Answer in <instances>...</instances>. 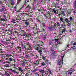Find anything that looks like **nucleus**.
Listing matches in <instances>:
<instances>
[{"instance_id": "nucleus-1", "label": "nucleus", "mask_w": 76, "mask_h": 76, "mask_svg": "<svg viewBox=\"0 0 76 76\" xmlns=\"http://www.w3.org/2000/svg\"><path fill=\"white\" fill-rule=\"evenodd\" d=\"M4 18H5L6 20L3 18H2L1 19V20H3V21H4L5 22L7 21V20H9L8 19V18H9V15H7V16L4 15Z\"/></svg>"}, {"instance_id": "nucleus-2", "label": "nucleus", "mask_w": 76, "mask_h": 76, "mask_svg": "<svg viewBox=\"0 0 76 76\" xmlns=\"http://www.w3.org/2000/svg\"><path fill=\"white\" fill-rule=\"evenodd\" d=\"M26 9L27 10L26 11V12L27 13H29L30 11V10H31V7H30L28 5V6L26 5Z\"/></svg>"}, {"instance_id": "nucleus-3", "label": "nucleus", "mask_w": 76, "mask_h": 76, "mask_svg": "<svg viewBox=\"0 0 76 76\" xmlns=\"http://www.w3.org/2000/svg\"><path fill=\"white\" fill-rule=\"evenodd\" d=\"M72 72H73L72 70V68L69 71L67 72H62V73H64V74H67V72L68 74H70V75L72 73Z\"/></svg>"}, {"instance_id": "nucleus-4", "label": "nucleus", "mask_w": 76, "mask_h": 76, "mask_svg": "<svg viewBox=\"0 0 76 76\" xmlns=\"http://www.w3.org/2000/svg\"><path fill=\"white\" fill-rule=\"evenodd\" d=\"M15 50L20 52L22 50L21 47L18 46L15 48Z\"/></svg>"}, {"instance_id": "nucleus-5", "label": "nucleus", "mask_w": 76, "mask_h": 76, "mask_svg": "<svg viewBox=\"0 0 76 76\" xmlns=\"http://www.w3.org/2000/svg\"><path fill=\"white\" fill-rule=\"evenodd\" d=\"M7 32V34L8 35H10L11 34H12V30H6V31Z\"/></svg>"}, {"instance_id": "nucleus-6", "label": "nucleus", "mask_w": 76, "mask_h": 76, "mask_svg": "<svg viewBox=\"0 0 76 76\" xmlns=\"http://www.w3.org/2000/svg\"><path fill=\"white\" fill-rule=\"evenodd\" d=\"M21 34H20L21 36H25V35H26V32L22 31L21 32Z\"/></svg>"}, {"instance_id": "nucleus-7", "label": "nucleus", "mask_w": 76, "mask_h": 76, "mask_svg": "<svg viewBox=\"0 0 76 76\" xmlns=\"http://www.w3.org/2000/svg\"><path fill=\"white\" fill-rule=\"evenodd\" d=\"M47 34H44L42 35V37L44 39H46V38H47Z\"/></svg>"}, {"instance_id": "nucleus-8", "label": "nucleus", "mask_w": 76, "mask_h": 76, "mask_svg": "<svg viewBox=\"0 0 76 76\" xmlns=\"http://www.w3.org/2000/svg\"><path fill=\"white\" fill-rule=\"evenodd\" d=\"M39 71L40 73H44V70L42 69H40L39 70Z\"/></svg>"}, {"instance_id": "nucleus-9", "label": "nucleus", "mask_w": 76, "mask_h": 76, "mask_svg": "<svg viewBox=\"0 0 76 76\" xmlns=\"http://www.w3.org/2000/svg\"><path fill=\"white\" fill-rule=\"evenodd\" d=\"M26 37L28 38V39H29L31 38V34H29L28 35H26Z\"/></svg>"}, {"instance_id": "nucleus-10", "label": "nucleus", "mask_w": 76, "mask_h": 76, "mask_svg": "<svg viewBox=\"0 0 76 76\" xmlns=\"http://www.w3.org/2000/svg\"><path fill=\"white\" fill-rule=\"evenodd\" d=\"M38 44H39V45H41V46L43 45V42L42 41H39L38 43Z\"/></svg>"}, {"instance_id": "nucleus-11", "label": "nucleus", "mask_w": 76, "mask_h": 76, "mask_svg": "<svg viewBox=\"0 0 76 76\" xmlns=\"http://www.w3.org/2000/svg\"><path fill=\"white\" fill-rule=\"evenodd\" d=\"M1 42L4 44H5V45H8V43L4 41H1Z\"/></svg>"}, {"instance_id": "nucleus-12", "label": "nucleus", "mask_w": 76, "mask_h": 76, "mask_svg": "<svg viewBox=\"0 0 76 76\" xmlns=\"http://www.w3.org/2000/svg\"><path fill=\"white\" fill-rule=\"evenodd\" d=\"M48 28L50 31H52V30H53L54 29V28L53 27H48Z\"/></svg>"}, {"instance_id": "nucleus-13", "label": "nucleus", "mask_w": 76, "mask_h": 76, "mask_svg": "<svg viewBox=\"0 0 76 76\" xmlns=\"http://www.w3.org/2000/svg\"><path fill=\"white\" fill-rule=\"evenodd\" d=\"M11 4L12 6H14V4H15V2H14V1H13V0H11Z\"/></svg>"}, {"instance_id": "nucleus-14", "label": "nucleus", "mask_w": 76, "mask_h": 76, "mask_svg": "<svg viewBox=\"0 0 76 76\" xmlns=\"http://www.w3.org/2000/svg\"><path fill=\"white\" fill-rule=\"evenodd\" d=\"M61 64V60H58V64L59 65H60Z\"/></svg>"}, {"instance_id": "nucleus-15", "label": "nucleus", "mask_w": 76, "mask_h": 76, "mask_svg": "<svg viewBox=\"0 0 76 76\" xmlns=\"http://www.w3.org/2000/svg\"><path fill=\"white\" fill-rule=\"evenodd\" d=\"M25 62L24 61H22L21 62V66H25Z\"/></svg>"}, {"instance_id": "nucleus-16", "label": "nucleus", "mask_w": 76, "mask_h": 76, "mask_svg": "<svg viewBox=\"0 0 76 76\" xmlns=\"http://www.w3.org/2000/svg\"><path fill=\"white\" fill-rule=\"evenodd\" d=\"M18 70L19 71H20L21 72H23V70H22V68L21 67H19L18 68Z\"/></svg>"}, {"instance_id": "nucleus-17", "label": "nucleus", "mask_w": 76, "mask_h": 76, "mask_svg": "<svg viewBox=\"0 0 76 76\" xmlns=\"http://www.w3.org/2000/svg\"><path fill=\"white\" fill-rule=\"evenodd\" d=\"M6 57H7L8 58H9V57H10H10H11V56H12V55H10V54H7L6 55Z\"/></svg>"}, {"instance_id": "nucleus-18", "label": "nucleus", "mask_w": 76, "mask_h": 76, "mask_svg": "<svg viewBox=\"0 0 76 76\" xmlns=\"http://www.w3.org/2000/svg\"><path fill=\"white\" fill-rule=\"evenodd\" d=\"M5 67H10V66H9V64H6L4 66Z\"/></svg>"}, {"instance_id": "nucleus-19", "label": "nucleus", "mask_w": 76, "mask_h": 76, "mask_svg": "<svg viewBox=\"0 0 76 76\" xmlns=\"http://www.w3.org/2000/svg\"><path fill=\"white\" fill-rule=\"evenodd\" d=\"M5 75L6 76H9V74L7 72H6Z\"/></svg>"}, {"instance_id": "nucleus-20", "label": "nucleus", "mask_w": 76, "mask_h": 76, "mask_svg": "<svg viewBox=\"0 0 76 76\" xmlns=\"http://www.w3.org/2000/svg\"><path fill=\"white\" fill-rule=\"evenodd\" d=\"M7 72H9V71H11L12 72H14V71H15V70H12V69H7Z\"/></svg>"}, {"instance_id": "nucleus-21", "label": "nucleus", "mask_w": 76, "mask_h": 76, "mask_svg": "<svg viewBox=\"0 0 76 76\" xmlns=\"http://www.w3.org/2000/svg\"><path fill=\"white\" fill-rule=\"evenodd\" d=\"M65 21L66 22V23H69V19H67V18H66L65 19Z\"/></svg>"}, {"instance_id": "nucleus-22", "label": "nucleus", "mask_w": 76, "mask_h": 76, "mask_svg": "<svg viewBox=\"0 0 76 76\" xmlns=\"http://www.w3.org/2000/svg\"><path fill=\"white\" fill-rule=\"evenodd\" d=\"M38 69H35L34 70H33L32 71V72H33V73H35V72H37L38 70Z\"/></svg>"}, {"instance_id": "nucleus-23", "label": "nucleus", "mask_w": 76, "mask_h": 76, "mask_svg": "<svg viewBox=\"0 0 76 76\" xmlns=\"http://www.w3.org/2000/svg\"><path fill=\"white\" fill-rule=\"evenodd\" d=\"M53 12H54V13H57V10H56L55 8H54L53 9Z\"/></svg>"}, {"instance_id": "nucleus-24", "label": "nucleus", "mask_w": 76, "mask_h": 76, "mask_svg": "<svg viewBox=\"0 0 76 76\" xmlns=\"http://www.w3.org/2000/svg\"><path fill=\"white\" fill-rule=\"evenodd\" d=\"M56 24L57 25V26H60V24L58 21L56 22Z\"/></svg>"}, {"instance_id": "nucleus-25", "label": "nucleus", "mask_w": 76, "mask_h": 76, "mask_svg": "<svg viewBox=\"0 0 76 76\" xmlns=\"http://www.w3.org/2000/svg\"><path fill=\"white\" fill-rule=\"evenodd\" d=\"M66 28H65L64 29H62V33H63L64 32H65V31H66Z\"/></svg>"}, {"instance_id": "nucleus-26", "label": "nucleus", "mask_w": 76, "mask_h": 76, "mask_svg": "<svg viewBox=\"0 0 76 76\" xmlns=\"http://www.w3.org/2000/svg\"><path fill=\"white\" fill-rule=\"evenodd\" d=\"M39 61H37L36 62V64L37 65H39Z\"/></svg>"}, {"instance_id": "nucleus-27", "label": "nucleus", "mask_w": 76, "mask_h": 76, "mask_svg": "<svg viewBox=\"0 0 76 76\" xmlns=\"http://www.w3.org/2000/svg\"><path fill=\"white\" fill-rule=\"evenodd\" d=\"M61 13H62L63 16H65V14L64 13V11H62L61 12Z\"/></svg>"}, {"instance_id": "nucleus-28", "label": "nucleus", "mask_w": 76, "mask_h": 76, "mask_svg": "<svg viewBox=\"0 0 76 76\" xmlns=\"http://www.w3.org/2000/svg\"><path fill=\"white\" fill-rule=\"evenodd\" d=\"M72 48L73 49V50H76V47L75 46H73V47Z\"/></svg>"}, {"instance_id": "nucleus-29", "label": "nucleus", "mask_w": 76, "mask_h": 76, "mask_svg": "<svg viewBox=\"0 0 76 76\" xmlns=\"http://www.w3.org/2000/svg\"><path fill=\"white\" fill-rule=\"evenodd\" d=\"M9 61H13V59L12 58H9Z\"/></svg>"}, {"instance_id": "nucleus-30", "label": "nucleus", "mask_w": 76, "mask_h": 76, "mask_svg": "<svg viewBox=\"0 0 76 76\" xmlns=\"http://www.w3.org/2000/svg\"><path fill=\"white\" fill-rule=\"evenodd\" d=\"M16 22H18L20 20V19H16Z\"/></svg>"}, {"instance_id": "nucleus-31", "label": "nucleus", "mask_w": 76, "mask_h": 76, "mask_svg": "<svg viewBox=\"0 0 76 76\" xmlns=\"http://www.w3.org/2000/svg\"><path fill=\"white\" fill-rule=\"evenodd\" d=\"M60 20L62 22H63V18L61 17L60 18Z\"/></svg>"}, {"instance_id": "nucleus-32", "label": "nucleus", "mask_w": 76, "mask_h": 76, "mask_svg": "<svg viewBox=\"0 0 76 76\" xmlns=\"http://www.w3.org/2000/svg\"><path fill=\"white\" fill-rule=\"evenodd\" d=\"M7 63H8V64H10V63H11V62L7 61Z\"/></svg>"}, {"instance_id": "nucleus-33", "label": "nucleus", "mask_w": 76, "mask_h": 76, "mask_svg": "<svg viewBox=\"0 0 76 76\" xmlns=\"http://www.w3.org/2000/svg\"><path fill=\"white\" fill-rule=\"evenodd\" d=\"M61 26V27H63V28H64V27L65 26V25L64 24H62Z\"/></svg>"}, {"instance_id": "nucleus-34", "label": "nucleus", "mask_w": 76, "mask_h": 76, "mask_svg": "<svg viewBox=\"0 0 76 76\" xmlns=\"http://www.w3.org/2000/svg\"><path fill=\"white\" fill-rule=\"evenodd\" d=\"M39 54H42V50H40L39 51Z\"/></svg>"}, {"instance_id": "nucleus-35", "label": "nucleus", "mask_w": 76, "mask_h": 76, "mask_svg": "<svg viewBox=\"0 0 76 76\" xmlns=\"http://www.w3.org/2000/svg\"><path fill=\"white\" fill-rule=\"evenodd\" d=\"M26 45H26V43H25L24 44V48H26Z\"/></svg>"}, {"instance_id": "nucleus-36", "label": "nucleus", "mask_w": 76, "mask_h": 76, "mask_svg": "<svg viewBox=\"0 0 76 76\" xmlns=\"http://www.w3.org/2000/svg\"><path fill=\"white\" fill-rule=\"evenodd\" d=\"M48 72L49 74H51V70H48Z\"/></svg>"}, {"instance_id": "nucleus-37", "label": "nucleus", "mask_w": 76, "mask_h": 76, "mask_svg": "<svg viewBox=\"0 0 76 76\" xmlns=\"http://www.w3.org/2000/svg\"><path fill=\"white\" fill-rule=\"evenodd\" d=\"M63 57H64V55H63L62 57H61V58H62V63H63Z\"/></svg>"}, {"instance_id": "nucleus-38", "label": "nucleus", "mask_w": 76, "mask_h": 76, "mask_svg": "<svg viewBox=\"0 0 76 76\" xmlns=\"http://www.w3.org/2000/svg\"><path fill=\"white\" fill-rule=\"evenodd\" d=\"M26 58H29V55H26Z\"/></svg>"}, {"instance_id": "nucleus-39", "label": "nucleus", "mask_w": 76, "mask_h": 76, "mask_svg": "<svg viewBox=\"0 0 76 76\" xmlns=\"http://www.w3.org/2000/svg\"><path fill=\"white\" fill-rule=\"evenodd\" d=\"M42 25H43V27H44V28H45V23H43Z\"/></svg>"}, {"instance_id": "nucleus-40", "label": "nucleus", "mask_w": 76, "mask_h": 76, "mask_svg": "<svg viewBox=\"0 0 76 76\" xmlns=\"http://www.w3.org/2000/svg\"><path fill=\"white\" fill-rule=\"evenodd\" d=\"M69 19L71 20H73V18H72V17H70Z\"/></svg>"}, {"instance_id": "nucleus-41", "label": "nucleus", "mask_w": 76, "mask_h": 76, "mask_svg": "<svg viewBox=\"0 0 76 76\" xmlns=\"http://www.w3.org/2000/svg\"><path fill=\"white\" fill-rule=\"evenodd\" d=\"M39 49V47H37L35 48V49L37 50H38Z\"/></svg>"}, {"instance_id": "nucleus-42", "label": "nucleus", "mask_w": 76, "mask_h": 76, "mask_svg": "<svg viewBox=\"0 0 76 76\" xmlns=\"http://www.w3.org/2000/svg\"><path fill=\"white\" fill-rule=\"evenodd\" d=\"M42 66H44L45 65V63L44 62H42L41 63Z\"/></svg>"}, {"instance_id": "nucleus-43", "label": "nucleus", "mask_w": 76, "mask_h": 76, "mask_svg": "<svg viewBox=\"0 0 76 76\" xmlns=\"http://www.w3.org/2000/svg\"><path fill=\"white\" fill-rule=\"evenodd\" d=\"M42 58L44 60H45V57H44V56H42Z\"/></svg>"}, {"instance_id": "nucleus-44", "label": "nucleus", "mask_w": 76, "mask_h": 76, "mask_svg": "<svg viewBox=\"0 0 76 76\" xmlns=\"http://www.w3.org/2000/svg\"><path fill=\"white\" fill-rule=\"evenodd\" d=\"M1 50H2V47H1V46L0 45V51H1Z\"/></svg>"}, {"instance_id": "nucleus-45", "label": "nucleus", "mask_w": 76, "mask_h": 76, "mask_svg": "<svg viewBox=\"0 0 76 76\" xmlns=\"http://www.w3.org/2000/svg\"><path fill=\"white\" fill-rule=\"evenodd\" d=\"M25 24H26V25H28V22H25Z\"/></svg>"}, {"instance_id": "nucleus-46", "label": "nucleus", "mask_w": 76, "mask_h": 76, "mask_svg": "<svg viewBox=\"0 0 76 76\" xmlns=\"http://www.w3.org/2000/svg\"><path fill=\"white\" fill-rule=\"evenodd\" d=\"M13 66L14 67H15V64H12L10 66Z\"/></svg>"}, {"instance_id": "nucleus-47", "label": "nucleus", "mask_w": 76, "mask_h": 76, "mask_svg": "<svg viewBox=\"0 0 76 76\" xmlns=\"http://www.w3.org/2000/svg\"><path fill=\"white\" fill-rule=\"evenodd\" d=\"M14 39L15 41H17V38H14Z\"/></svg>"}, {"instance_id": "nucleus-48", "label": "nucleus", "mask_w": 76, "mask_h": 76, "mask_svg": "<svg viewBox=\"0 0 76 76\" xmlns=\"http://www.w3.org/2000/svg\"><path fill=\"white\" fill-rule=\"evenodd\" d=\"M53 4H55V6H56L58 5V3L56 4V3H53Z\"/></svg>"}, {"instance_id": "nucleus-49", "label": "nucleus", "mask_w": 76, "mask_h": 76, "mask_svg": "<svg viewBox=\"0 0 76 76\" xmlns=\"http://www.w3.org/2000/svg\"><path fill=\"white\" fill-rule=\"evenodd\" d=\"M20 0H18V1L17 2V4H19V3H20Z\"/></svg>"}, {"instance_id": "nucleus-50", "label": "nucleus", "mask_w": 76, "mask_h": 76, "mask_svg": "<svg viewBox=\"0 0 76 76\" xmlns=\"http://www.w3.org/2000/svg\"><path fill=\"white\" fill-rule=\"evenodd\" d=\"M70 26V24H69V23H68L67 24V26Z\"/></svg>"}, {"instance_id": "nucleus-51", "label": "nucleus", "mask_w": 76, "mask_h": 76, "mask_svg": "<svg viewBox=\"0 0 76 76\" xmlns=\"http://www.w3.org/2000/svg\"><path fill=\"white\" fill-rule=\"evenodd\" d=\"M55 41H56V42H58V39H56Z\"/></svg>"}, {"instance_id": "nucleus-52", "label": "nucleus", "mask_w": 76, "mask_h": 76, "mask_svg": "<svg viewBox=\"0 0 76 76\" xmlns=\"http://www.w3.org/2000/svg\"><path fill=\"white\" fill-rule=\"evenodd\" d=\"M0 4H3V2H2V1H0Z\"/></svg>"}, {"instance_id": "nucleus-53", "label": "nucleus", "mask_w": 76, "mask_h": 76, "mask_svg": "<svg viewBox=\"0 0 76 76\" xmlns=\"http://www.w3.org/2000/svg\"><path fill=\"white\" fill-rule=\"evenodd\" d=\"M26 76H28V73H27L26 75Z\"/></svg>"}, {"instance_id": "nucleus-54", "label": "nucleus", "mask_w": 76, "mask_h": 76, "mask_svg": "<svg viewBox=\"0 0 76 76\" xmlns=\"http://www.w3.org/2000/svg\"><path fill=\"white\" fill-rule=\"evenodd\" d=\"M73 45H76V42H74L73 44Z\"/></svg>"}, {"instance_id": "nucleus-55", "label": "nucleus", "mask_w": 76, "mask_h": 76, "mask_svg": "<svg viewBox=\"0 0 76 76\" xmlns=\"http://www.w3.org/2000/svg\"><path fill=\"white\" fill-rule=\"evenodd\" d=\"M50 45H52L53 43H50Z\"/></svg>"}, {"instance_id": "nucleus-56", "label": "nucleus", "mask_w": 76, "mask_h": 76, "mask_svg": "<svg viewBox=\"0 0 76 76\" xmlns=\"http://www.w3.org/2000/svg\"><path fill=\"white\" fill-rule=\"evenodd\" d=\"M10 48H12V47H13L12 46H10Z\"/></svg>"}, {"instance_id": "nucleus-57", "label": "nucleus", "mask_w": 76, "mask_h": 76, "mask_svg": "<svg viewBox=\"0 0 76 76\" xmlns=\"http://www.w3.org/2000/svg\"><path fill=\"white\" fill-rule=\"evenodd\" d=\"M9 41V40L8 39H7L6 40V41Z\"/></svg>"}, {"instance_id": "nucleus-58", "label": "nucleus", "mask_w": 76, "mask_h": 76, "mask_svg": "<svg viewBox=\"0 0 76 76\" xmlns=\"http://www.w3.org/2000/svg\"><path fill=\"white\" fill-rule=\"evenodd\" d=\"M21 47H23H23H24L23 45H21Z\"/></svg>"}, {"instance_id": "nucleus-59", "label": "nucleus", "mask_w": 76, "mask_h": 76, "mask_svg": "<svg viewBox=\"0 0 76 76\" xmlns=\"http://www.w3.org/2000/svg\"><path fill=\"white\" fill-rule=\"evenodd\" d=\"M38 11H39V12H41V10H40L39 9L38 10Z\"/></svg>"}, {"instance_id": "nucleus-60", "label": "nucleus", "mask_w": 76, "mask_h": 76, "mask_svg": "<svg viewBox=\"0 0 76 76\" xmlns=\"http://www.w3.org/2000/svg\"><path fill=\"white\" fill-rule=\"evenodd\" d=\"M76 2H75V7H76Z\"/></svg>"}, {"instance_id": "nucleus-61", "label": "nucleus", "mask_w": 76, "mask_h": 76, "mask_svg": "<svg viewBox=\"0 0 76 76\" xmlns=\"http://www.w3.org/2000/svg\"><path fill=\"white\" fill-rule=\"evenodd\" d=\"M24 26H25V27H26V26H27L26 25H25L24 24Z\"/></svg>"}, {"instance_id": "nucleus-62", "label": "nucleus", "mask_w": 76, "mask_h": 76, "mask_svg": "<svg viewBox=\"0 0 76 76\" xmlns=\"http://www.w3.org/2000/svg\"><path fill=\"white\" fill-rule=\"evenodd\" d=\"M23 45V43L22 42H21V45Z\"/></svg>"}, {"instance_id": "nucleus-63", "label": "nucleus", "mask_w": 76, "mask_h": 76, "mask_svg": "<svg viewBox=\"0 0 76 76\" xmlns=\"http://www.w3.org/2000/svg\"><path fill=\"white\" fill-rule=\"evenodd\" d=\"M37 76H41V75H39V74H38L37 75Z\"/></svg>"}, {"instance_id": "nucleus-64", "label": "nucleus", "mask_w": 76, "mask_h": 76, "mask_svg": "<svg viewBox=\"0 0 76 76\" xmlns=\"http://www.w3.org/2000/svg\"><path fill=\"white\" fill-rule=\"evenodd\" d=\"M45 30L44 29H43V31L44 32L45 31Z\"/></svg>"}]
</instances>
